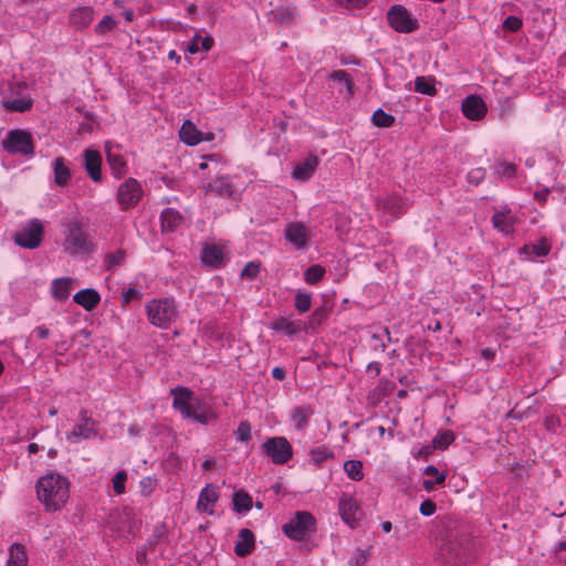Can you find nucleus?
Returning a JSON list of instances; mask_svg holds the SVG:
<instances>
[{
  "label": "nucleus",
  "mask_w": 566,
  "mask_h": 566,
  "mask_svg": "<svg viewBox=\"0 0 566 566\" xmlns=\"http://www.w3.org/2000/svg\"><path fill=\"white\" fill-rule=\"evenodd\" d=\"M38 499L44 503L46 510H60L69 499V485L61 475L48 474L36 483Z\"/></svg>",
  "instance_id": "1"
},
{
  "label": "nucleus",
  "mask_w": 566,
  "mask_h": 566,
  "mask_svg": "<svg viewBox=\"0 0 566 566\" xmlns=\"http://www.w3.org/2000/svg\"><path fill=\"white\" fill-rule=\"evenodd\" d=\"M65 241L64 249L70 254L75 255L80 253L91 252L93 249L92 243L88 241L86 233L83 231L78 220L71 219L65 222Z\"/></svg>",
  "instance_id": "2"
},
{
  "label": "nucleus",
  "mask_w": 566,
  "mask_h": 566,
  "mask_svg": "<svg viewBox=\"0 0 566 566\" xmlns=\"http://www.w3.org/2000/svg\"><path fill=\"white\" fill-rule=\"evenodd\" d=\"M282 530L287 537L303 541L316 531V521L310 512L300 511L289 523L283 525Z\"/></svg>",
  "instance_id": "3"
},
{
  "label": "nucleus",
  "mask_w": 566,
  "mask_h": 566,
  "mask_svg": "<svg viewBox=\"0 0 566 566\" xmlns=\"http://www.w3.org/2000/svg\"><path fill=\"white\" fill-rule=\"evenodd\" d=\"M147 315L153 325L167 327L177 316V310L172 300H153L147 306Z\"/></svg>",
  "instance_id": "4"
},
{
  "label": "nucleus",
  "mask_w": 566,
  "mask_h": 566,
  "mask_svg": "<svg viewBox=\"0 0 566 566\" xmlns=\"http://www.w3.org/2000/svg\"><path fill=\"white\" fill-rule=\"evenodd\" d=\"M44 235L43 224L39 219H32L13 234V241L25 249H36L42 243Z\"/></svg>",
  "instance_id": "5"
},
{
  "label": "nucleus",
  "mask_w": 566,
  "mask_h": 566,
  "mask_svg": "<svg viewBox=\"0 0 566 566\" xmlns=\"http://www.w3.org/2000/svg\"><path fill=\"white\" fill-rule=\"evenodd\" d=\"M3 148L10 154L20 153L24 156L34 153L32 136L29 132L22 129H13L8 133L7 138L2 142Z\"/></svg>",
  "instance_id": "6"
},
{
  "label": "nucleus",
  "mask_w": 566,
  "mask_h": 566,
  "mask_svg": "<svg viewBox=\"0 0 566 566\" xmlns=\"http://www.w3.org/2000/svg\"><path fill=\"white\" fill-rule=\"evenodd\" d=\"M389 25L399 33H410L419 28L418 21L400 4L392 6L387 12Z\"/></svg>",
  "instance_id": "7"
},
{
  "label": "nucleus",
  "mask_w": 566,
  "mask_h": 566,
  "mask_svg": "<svg viewBox=\"0 0 566 566\" xmlns=\"http://www.w3.org/2000/svg\"><path fill=\"white\" fill-rule=\"evenodd\" d=\"M262 448L275 464L286 463L293 455L292 446L284 437L269 438Z\"/></svg>",
  "instance_id": "8"
},
{
  "label": "nucleus",
  "mask_w": 566,
  "mask_h": 566,
  "mask_svg": "<svg viewBox=\"0 0 566 566\" xmlns=\"http://www.w3.org/2000/svg\"><path fill=\"white\" fill-rule=\"evenodd\" d=\"M142 197V188L137 180L130 178L126 180L117 192V199L123 209H128L137 205Z\"/></svg>",
  "instance_id": "9"
},
{
  "label": "nucleus",
  "mask_w": 566,
  "mask_h": 566,
  "mask_svg": "<svg viewBox=\"0 0 566 566\" xmlns=\"http://www.w3.org/2000/svg\"><path fill=\"white\" fill-rule=\"evenodd\" d=\"M174 396V408L178 409L185 418H190V411L196 406L193 392L186 387H177L170 390Z\"/></svg>",
  "instance_id": "10"
},
{
  "label": "nucleus",
  "mask_w": 566,
  "mask_h": 566,
  "mask_svg": "<svg viewBox=\"0 0 566 566\" xmlns=\"http://www.w3.org/2000/svg\"><path fill=\"white\" fill-rule=\"evenodd\" d=\"M486 105L478 95H470L462 102V112L464 116L471 120H480L486 114Z\"/></svg>",
  "instance_id": "11"
},
{
  "label": "nucleus",
  "mask_w": 566,
  "mask_h": 566,
  "mask_svg": "<svg viewBox=\"0 0 566 566\" xmlns=\"http://www.w3.org/2000/svg\"><path fill=\"white\" fill-rule=\"evenodd\" d=\"M80 420L81 422L66 436V439L71 442L78 438L88 439L95 434V421L87 415L86 410H81Z\"/></svg>",
  "instance_id": "12"
},
{
  "label": "nucleus",
  "mask_w": 566,
  "mask_h": 566,
  "mask_svg": "<svg viewBox=\"0 0 566 566\" xmlns=\"http://www.w3.org/2000/svg\"><path fill=\"white\" fill-rule=\"evenodd\" d=\"M219 499L218 488L213 484H207L200 492L197 502V510L200 513L212 515L214 513L213 506Z\"/></svg>",
  "instance_id": "13"
},
{
  "label": "nucleus",
  "mask_w": 566,
  "mask_h": 566,
  "mask_svg": "<svg viewBox=\"0 0 566 566\" xmlns=\"http://www.w3.org/2000/svg\"><path fill=\"white\" fill-rule=\"evenodd\" d=\"M102 156L97 150L86 149L84 151V167L90 178L99 182L102 180Z\"/></svg>",
  "instance_id": "14"
},
{
  "label": "nucleus",
  "mask_w": 566,
  "mask_h": 566,
  "mask_svg": "<svg viewBox=\"0 0 566 566\" xmlns=\"http://www.w3.org/2000/svg\"><path fill=\"white\" fill-rule=\"evenodd\" d=\"M318 165V158L314 155L308 156L303 163L295 166L292 177L297 180L305 181L314 174Z\"/></svg>",
  "instance_id": "15"
},
{
  "label": "nucleus",
  "mask_w": 566,
  "mask_h": 566,
  "mask_svg": "<svg viewBox=\"0 0 566 566\" xmlns=\"http://www.w3.org/2000/svg\"><path fill=\"white\" fill-rule=\"evenodd\" d=\"M73 301L86 311H93L101 302V296L93 289H85L73 296Z\"/></svg>",
  "instance_id": "16"
},
{
  "label": "nucleus",
  "mask_w": 566,
  "mask_h": 566,
  "mask_svg": "<svg viewBox=\"0 0 566 566\" xmlns=\"http://www.w3.org/2000/svg\"><path fill=\"white\" fill-rule=\"evenodd\" d=\"M254 549V535L248 528H242L239 532V539L234 545V553L244 557L249 555Z\"/></svg>",
  "instance_id": "17"
},
{
  "label": "nucleus",
  "mask_w": 566,
  "mask_h": 566,
  "mask_svg": "<svg viewBox=\"0 0 566 566\" xmlns=\"http://www.w3.org/2000/svg\"><path fill=\"white\" fill-rule=\"evenodd\" d=\"M285 237L297 248H303L307 241V228L302 223H291L285 230Z\"/></svg>",
  "instance_id": "18"
},
{
  "label": "nucleus",
  "mask_w": 566,
  "mask_h": 566,
  "mask_svg": "<svg viewBox=\"0 0 566 566\" xmlns=\"http://www.w3.org/2000/svg\"><path fill=\"white\" fill-rule=\"evenodd\" d=\"M202 262L213 268L224 264L223 251L216 244H207L202 250Z\"/></svg>",
  "instance_id": "19"
},
{
  "label": "nucleus",
  "mask_w": 566,
  "mask_h": 566,
  "mask_svg": "<svg viewBox=\"0 0 566 566\" xmlns=\"http://www.w3.org/2000/svg\"><path fill=\"white\" fill-rule=\"evenodd\" d=\"M339 511L343 520L353 525L356 521L359 520V507L355 500L352 497L343 499L339 502Z\"/></svg>",
  "instance_id": "20"
},
{
  "label": "nucleus",
  "mask_w": 566,
  "mask_h": 566,
  "mask_svg": "<svg viewBox=\"0 0 566 566\" xmlns=\"http://www.w3.org/2000/svg\"><path fill=\"white\" fill-rule=\"evenodd\" d=\"M93 13V9L90 7L75 9L70 15V22L76 29H84L92 22Z\"/></svg>",
  "instance_id": "21"
},
{
  "label": "nucleus",
  "mask_w": 566,
  "mask_h": 566,
  "mask_svg": "<svg viewBox=\"0 0 566 566\" xmlns=\"http://www.w3.org/2000/svg\"><path fill=\"white\" fill-rule=\"evenodd\" d=\"M180 139L187 145L195 146L199 144L202 138V133L197 129L195 124L186 120L179 132Z\"/></svg>",
  "instance_id": "22"
},
{
  "label": "nucleus",
  "mask_w": 566,
  "mask_h": 566,
  "mask_svg": "<svg viewBox=\"0 0 566 566\" xmlns=\"http://www.w3.org/2000/svg\"><path fill=\"white\" fill-rule=\"evenodd\" d=\"M54 182L60 187H65L71 179V170L66 166L63 157H57L53 161Z\"/></svg>",
  "instance_id": "23"
},
{
  "label": "nucleus",
  "mask_w": 566,
  "mask_h": 566,
  "mask_svg": "<svg viewBox=\"0 0 566 566\" xmlns=\"http://www.w3.org/2000/svg\"><path fill=\"white\" fill-rule=\"evenodd\" d=\"M205 191L213 192L220 197H232L234 193L232 185L226 178H218L205 186Z\"/></svg>",
  "instance_id": "24"
},
{
  "label": "nucleus",
  "mask_w": 566,
  "mask_h": 566,
  "mask_svg": "<svg viewBox=\"0 0 566 566\" xmlns=\"http://www.w3.org/2000/svg\"><path fill=\"white\" fill-rule=\"evenodd\" d=\"M182 222L181 214L174 209H165L161 213L163 231H175Z\"/></svg>",
  "instance_id": "25"
},
{
  "label": "nucleus",
  "mask_w": 566,
  "mask_h": 566,
  "mask_svg": "<svg viewBox=\"0 0 566 566\" xmlns=\"http://www.w3.org/2000/svg\"><path fill=\"white\" fill-rule=\"evenodd\" d=\"M73 280L71 277L55 279L52 282V295L57 301H65L70 296L71 284Z\"/></svg>",
  "instance_id": "26"
},
{
  "label": "nucleus",
  "mask_w": 566,
  "mask_h": 566,
  "mask_svg": "<svg viewBox=\"0 0 566 566\" xmlns=\"http://www.w3.org/2000/svg\"><path fill=\"white\" fill-rule=\"evenodd\" d=\"M9 555L10 556L7 566H27L28 557L24 546L21 544H12L9 549Z\"/></svg>",
  "instance_id": "27"
},
{
  "label": "nucleus",
  "mask_w": 566,
  "mask_h": 566,
  "mask_svg": "<svg viewBox=\"0 0 566 566\" xmlns=\"http://www.w3.org/2000/svg\"><path fill=\"white\" fill-rule=\"evenodd\" d=\"M515 222L514 217L505 213V212H496L492 217V223L494 228L499 229L501 232L509 234L513 231V224Z\"/></svg>",
  "instance_id": "28"
},
{
  "label": "nucleus",
  "mask_w": 566,
  "mask_h": 566,
  "mask_svg": "<svg viewBox=\"0 0 566 566\" xmlns=\"http://www.w3.org/2000/svg\"><path fill=\"white\" fill-rule=\"evenodd\" d=\"M314 413L312 407H296L292 411V420L295 423L297 430H303L308 422L310 417Z\"/></svg>",
  "instance_id": "29"
},
{
  "label": "nucleus",
  "mask_w": 566,
  "mask_h": 566,
  "mask_svg": "<svg viewBox=\"0 0 566 566\" xmlns=\"http://www.w3.org/2000/svg\"><path fill=\"white\" fill-rule=\"evenodd\" d=\"M275 22L281 24H291L295 19V9L292 7L280 6L271 11Z\"/></svg>",
  "instance_id": "30"
},
{
  "label": "nucleus",
  "mask_w": 566,
  "mask_h": 566,
  "mask_svg": "<svg viewBox=\"0 0 566 566\" xmlns=\"http://www.w3.org/2000/svg\"><path fill=\"white\" fill-rule=\"evenodd\" d=\"M213 45V39L211 36L201 38L199 35H195L187 45V51L190 54H196L200 51H209Z\"/></svg>",
  "instance_id": "31"
},
{
  "label": "nucleus",
  "mask_w": 566,
  "mask_h": 566,
  "mask_svg": "<svg viewBox=\"0 0 566 566\" xmlns=\"http://www.w3.org/2000/svg\"><path fill=\"white\" fill-rule=\"evenodd\" d=\"M105 149H106V158H107V161L111 166L113 174L116 177H122L125 174V166H126L124 158L120 155L113 154L107 144L105 146Z\"/></svg>",
  "instance_id": "32"
},
{
  "label": "nucleus",
  "mask_w": 566,
  "mask_h": 566,
  "mask_svg": "<svg viewBox=\"0 0 566 566\" xmlns=\"http://www.w3.org/2000/svg\"><path fill=\"white\" fill-rule=\"evenodd\" d=\"M233 509L238 513L248 512L252 507V497L243 491H238L233 494Z\"/></svg>",
  "instance_id": "33"
},
{
  "label": "nucleus",
  "mask_w": 566,
  "mask_h": 566,
  "mask_svg": "<svg viewBox=\"0 0 566 566\" xmlns=\"http://www.w3.org/2000/svg\"><path fill=\"white\" fill-rule=\"evenodd\" d=\"M190 418L200 423L207 424L211 420L216 419V415L209 409H203L201 402L196 400V406L190 411Z\"/></svg>",
  "instance_id": "34"
},
{
  "label": "nucleus",
  "mask_w": 566,
  "mask_h": 566,
  "mask_svg": "<svg viewBox=\"0 0 566 566\" xmlns=\"http://www.w3.org/2000/svg\"><path fill=\"white\" fill-rule=\"evenodd\" d=\"M344 471L354 481H361L364 479L363 463L359 460L346 461L344 463Z\"/></svg>",
  "instance_id": "35"
},
{
  "label": "nucleus",
  "mask_w": 566,
  "mask_h": 566,
  "mask_svg": "<svg viewBox=\"0 0 566 566\" xmlns=\"http://www.w3.org/2000/svg\"><path fill=\"white\" fill-rule=\"evenodd\" d=\"M272 328L286 335H294L300 331V325L287 318L280 317L273 322Z\"/></svg>",
  "instance_id": "36"
},
{
  "label": "nucleus",
  "mask_w": 566,
  "mask_h": 566,
  "mask_svg": "<svg viewBox=\"0 0 566 566\" xmlns=\"http://www.w3.org/2000/svg\"><path fill=\"white\" fill-rule=\"evenodd\" d=\"M33 105L32 98H15L12 101H4L3 106L10 112H25L31 109Z\"/></svg>",
  "instance_id": "37"
},
{
  "label": "nucleus",
  "mask_w": 566,
  "mask_h": 566,
  "mask_svg": "<svg viewBox=\"0 0 566 566\" xmlns=\"http://www.w3.org/2000/svg\"><path fill=\"white\" fill-rule=\"evenodd\" d=\"M415 91L421 94L433 96L437 94V90L432 78L424 76H418L415 81Z\"/></svg>",
  "instance_id": "38"
},
{
  "label": "nucleus",
  "mask_w": 566,
  "mask_h": 566,
  "mask_svg": "<svg viewBox=\"0 0 566 566\" xmlns=\"http://www.w3.org/2000/svg\"><path fill=\"white\" fill-rule=\"evenodd\" d=\"M371 122L377 127L387 128L394 125L395 117L391 114L385 113L381 108H378L374 112Z\"/></svg>",
  "instance_id": "39"
},
{
  "label": "nucleus",
  "mask_w": 566,
  "mask_h": 566,
  "mask_svg": "<svg viewBox=\"0 0 566 566\" xmlns=\"http://www.w3.org/2000/svg\"><path fill=\"white\" fill-rule=\"evenodd\" d=\"M324 274H325L324 268L318 264H314V265H311L308 269H306V271L304 273V280L308 284H315L322 280Z\"/></svg>",
  "instance_id": "40"
},
{
  "label": "nucleus",
  "mask_w": 566,
  "mask_h": 566,
  "mask_svg": "<svg viewBox=\"0 0 566 566\" xmlns=\"http://www.w3.org/2000/svg\"><path fill=\"white\" fill-rule=\"evenodd\" d=\"M126 252L122 249L117 250L114 253H108L105 256V266L108 271L113 270L115 266L122 265L125 261Z\"/></svg>",
  "instance_id": "41"
},
{
  "label": "nucleus",
  "mask_w": 566,
  "mask_h": 566,
  "mask_svg": "<svg viewBox=\"0 0 566 566\" xmlns=\"http://www.w3.org/2000/svg\"><path fill=\"white\" fill-rule=\"evenodd\" d=\"M454 440V436L451 431H443L434 437L432 440V448L447 449Z\"/></svg>",
  "instance_id": "42"
},
{
  "label": "nucleus",
  "mask_w": 566,
  "mask_h": 566,
  "mask_svg": "<svg viewBox=\"0 0 566 566\" xmlns=\"http://www.w3.org/2000/svg\"><path fill=\"white\" fill-rule=\"evenodd\" d=\"M331 78L334 81H337L339 83H344V85L346 86V88L348 91V94L349 95L353 94L354 83H353V80L349 77V74L346 71H343V70L334 71L331 74Z\"/></svg>",
  "instance_id": "43"
},
{
  "label": "nucleus",
  "mask_w": 566,
  "mask_h": 566,
  "mask_svg": "<svg viewBox=\"0 0 566 566\" xmlns=\"http://www.w3.org/2000/svg\"><path fill=\"white\" fill-rule=\"evenodd\" d=\"M312 461L319 465L324 460L328 458H333L334 454L332 451H329L326 447H318L311 451Z\"/></svg>",
  "instance_id": "44"
},
{
  "label": "nucleus",
  "mask_w": 566,
  "mask_h": 566,
  "mask_svg": "<svg viewBox=\"0 0 566 566\" xmlns=\"http://www.w3.org/2000/svg\"><path fill=\"white\" fill-rule=\"evenodd\" d=\"M127 480V473L125 471H118L112 482H113V489L116 494H123L125 492V482Z\"/></svg>",
  "instance_id": "45"
},
{
  "label": "nucleus",
  "mask_w": 566,
  "mask_h": 566,
  "mask_svg": "<svg viewBox=\"0 0 566 566\" xmlns=\"http://www.w3.org/2000/svg\"><path fill=\"white\" fill-rule=\"evenodd\" d=\"M116 25V21L111 15H105L99 23L95 27V32L98 34H104Z\"/></svg>",
  "instance_id": "46"
},
{
  "label": "nucleus",
  "mask_w": 566,
  "mask_h": 566,
  "mask_svg": "<svg viewBox=\"0 0 566 566\" xmlns=\"http://www.w3.org/2000/svg\"><path fill=\"white\" fill-rule=\"evenodd\" d=\"M235 434L238 440L249 442L251 440V424L248 421H241Z\"/></svg>",
  "instance_id": "47"
},
{
  "label": "nucleus",
  "mask_w": 566,
  "mask_h": 566,
  "mask_svg": "<svg viewBox=\"0 0 566 566\" xmlns=\"http://www.w3.org/2000/svg\"><path fill=\"white\" fill-rule=\"evenodd\" d=\"M295 306L301 313L311 308V296L306 293H297L295 296Z\"/></svg>",
  "instance_id": "48"
},
{
  "label": "nucleus",
  "mask_w": 566,
  "mask_h": 566,
  "mask_svg": "<svg viewBox=\"0 0 566 566\" xmlns=\"http://www.w3.org/2000/svg\"><path fill=\"white\" fill-rule=\"evenodd\" d=\"M485 178V170L483 168H474L468 174V181L471 185L478 186Z\"/></svg>",
  "instance_id": "49"
},
{
  "label": "nucleus",
  "mask_w": 566,
  "mask_h": 566,
  "mask_svg": "<svg viewBox=\"0 0 566 566\" xmlns=\"http://www.w3.org/2000/svg\"><path fill=\"white\" fill-rule=\"evenodd\" d=\"M424 474L429 475V476H433L434 482L437 484H442L447 479V474L443 472H440L434 465H428L424 469Z\"/></svg>",
  "instance_id": "50"
},
{
  "label": "nucleus",
  "mask_w": 566,
  "mask_h": 566,
  "mask_svg": "<svg viewBox=\"0 0 566 566\" xmlns=\"http://www.w3.org/2000/svg\"><path fill=\"white\" fill-rule=\"evenodd\" d=\"M522 27V20L517 17L510 15L503 22V28L511 32H516Z\"/></svg>",
  "instance_id": "51"
},
{
  "label": "nucleus",
  "mask_w": 566,
  "mask_h": 566,
  "mask_svg": "<svg viewBox=\"0 0 566 566\" xmlns=\"http://www.w3.org/2000/svg\"><path fill=\"white\" fill-rule=\"evenodd\" d=\"M496 172L507 178H512L516 174V166L514 164L502 163L499 164Z\"/></svg>",
  "instance_id": "52"
},
{
  "label": "nucleus",
  "mask_w": 566,
  "mask_h": 566,
  "mask_svg": "<svg viewBox=\"0 0 566 566\" xmlns=\"http://www.w3.org/2000/svg\"><path fill=\"white\" fill-rule=\"evenodd\" d=\"M260 264L254 262H249L242 270L241 276L248 279H254L259 274Z\"/></svg>",
  "instance_id": "53"
},
{
  "label": "nucleus",
  "mask_w": 566,
  "mask_h": 566,
  "mask_svg": "<svg viewBox=\"0 0 566 566\" xmlns=\"http://www.w3.org/2000/svg\"><path fill=\"white\" fill-rule=\"evenodd\" d=\"M551 245L543 239L537 244L533 245V251L537 256H545L548 254Z\"/></svg>",
  "instance_id": "54"
},
{
  "label": "nucleus",
  "mask_w": 566,
  "mask_h": 566,
  "mask_svg": "<svg viewBox=\"0 0 566 566\" xmlns=\"http://www.w3.org/2000/svg\"><path fill=\"white\" fill-rule=\"evenodd\" d=\"M436 503L431 500H426L420 505V513L424 516H430L436 512Z\"/></svg>",
  "instance_id": "55"
},
{
  "label": "nucleus",
  "mask_w": 566,
  "mask_h": 566,
  "mask_svg": "<svg viewBox=\"0 0 566 566\" xmlns=\"http://www.w3.org/2000/svg\"><path fill=\"white\" fill-rule=\"evenodd\" d=\"M384 208L389 210L391 213H397L400 210V200L396 198L388 199L385 201Z\"/></svg>",
  "instance_id": "56"
},
{
  "label": "nucleus",
  "mask_w": 566,
  "mask_h": 566,
  "mask_svg": "<svg viewBox=\"0 0 566 566\" xmlns=\"http://www.w3.org/2000/svg\"><path fill=\"white\" fill-rule=\"evenodd\" d=\"M368 559V555L366 552L357 549L355 558L350 562L354 566H361Z\"/></svg>",
  "instance_id": "57"
},
{
  "label": "nucleus",
  "mask_w": 566,
  "mask_h": 566,
  "mask_svg": "<svg viewBox=\"0 0 566 566\" xmlns=\"http://www.w3.org/2000/svg\"><path fill=\"white\" fill-rule=\"evenodd\" d=\"M327 310L325 307H318L314 311L312 318L316 323H321L327 316Z\"/></svg>",
  "instance_id": "58"
},
{
  "label": "nucleus",
  "mask_w": 566,
  "mask_h": 566,
  "mask_svg": "<svg viewBox=\"0 0 566 566\" xmlns=\"http://www.w3.org/2000/svg\"><path fill=\"white\" fill-rule=\"evenodd\" d=\"M338 3L345 4L347 7H361L366 4L367 0H335Z\"/></svg>",
  "instance_id": "59"
},
{
  "label": "nucleus",
  "mask_w": 566,
  "mask_h": 566,
  "mask_svg": "<svg viewBox=\"0 0 566 566\" xmlns=\"http://www.w3.org/2000/svg\"><path fill=\"white\" fill-rule=\"evenodd\" d=\"M559 422V419L552 416V417H547L545 419V427L548 429V430H554L555 426H557Z\"/></svg>",
  "instance_id": "60"
},
{
  "label": "nucleus",
  "mask_w": 566,
  "mask_h": 566,
  "mask_svg": "<svg viewBox=\"0 0 566 566\" xmlns=\"http://www.w3.org/2000/svg\"><path fill=\"white\" fill-rule=\"evenodd\" d=\"M35 333L41 339H45L50 335V331L45 326H38Z\"/></svg>",
  "instance_id": "61"
},
{
  "label": "nucleus",
  "mask_w": 566,
  "mask_h": 566,
  "mask_svg": "<svg viewBox=\"0 0 566 566\" xmlns=\"http://www.w3.org/2000/svg\"><path fill=\"white\" fill-rule=\"evenodd\" d=\"M548 192L549 190L546 188L544 190H541V191H536L534 193V197L536 200H538L539 202H545L546 199H547V196H548Z\"/></svg>",
  "instance_id": "62"
},
{
  "label": "nucleus",
  "mask_w": 566,
  "mask_h": 566,
  "mask_svg": "<svg viewBox=\"0 0 566 566\" xmlns=\"http://www.w3.org/2000/svg\"><path fill=\"white\" fill-rule=\"evenodd\" d=\"M557 556L560 560L566 563V543H559Z\"/></svg>",
  "instance_id": "63"
},
{
  "label": "nucleus",
  "mask_w": 566,
  "mask_h": 566,
  "mask_svg": "<svg viewBox=\"0 0 566 566\" xmlns=\"http://www.w3.org/2000/svg\"><path fill=\"white\" fill-rule=\"evenodd\" d=\"M272 376L277 380H283L285 378V371L281 367H275L272 370Z\"/></svg>",
  "instance_id": "64"
}]
</instances>
